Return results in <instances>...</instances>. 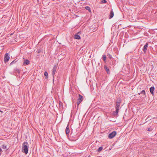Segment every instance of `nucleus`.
<instances>
[{
  "label": "nucleus",
  "instance_id": "obj_13",
  "mask_svg": "<svg viewBox=\"0 0 157 157\" xmlns=\"http://www.w3.org/2000/svg\"><path fill=\"white\" fill-rule=\"evenodd\" d=\"M139 95H140V94H142L143 95V97H145V92L144 90H143L141 91V92L140 93H139Z\"/></svg>",
  "mask_w": 157,
  "mask_h": 157
},
{
  "label": "nucleus",
  "instance_id": "obj_27",
  "mask_svg": "<svg viewBox=\"0 0 157 157\" xmlns=\"http://www.w3.org/2000/svg\"><path fill=\"white\" fill-rule=\"evenodd\" d=\"M151 129L150 128H148V131H151Z\"/></svg>",
  "mask_w": 157,
  "mask_h": 157
},
{
  "label": "nucleus",
  "instance_id": "obj_15",
  "mask_svg": "<svg viewBox=\"0 0 157 157\" xmlns=\"http://www.w3.org/2000/svg\"><path fill=\"white\" fill-rule=\"evenodd\" d=\"M59 107L60 109L63 108V103L61 101H59Z\"/></svg>",
  "mask_w": 157,
  "mask_h": 157
},
{
  "label": "nucleus",
  "instance_id": "obj_22",
  "mask_svg": "<svg viewBox=\"0 0 157 157\" xmlns=\"http://www.w3.org/2000/svg\"><path fill=\"white\" fill-rule=\"evenodd\" d=\"M15 71L16 72L19 73H20V71L18 69H15Z\"/></svg>",
  "mask_w": 157,
  "mask_h": 157
},
{
  "label": "nucleus",
  "instance_id": "obj_3",
  "mask_svg": "<svg viewBox=\"0 0 157 157\" xmlns=\"http://www.w3.org/2000/svg\"><path fill=\"white\" fill-rule=\"evenodd\" d=\"M83 99V97L81 95H79V97L78 98V99L76 104L77 105V107L78 106L79 104H80V103L81 102V101H82Z\"/></svg>",
  "mask_w": 157,
  "mask_h": 157
},
{
  "label": "nucleus",
  "instance_id": "obj_17",
  "mask_svg": "<svg viewBox=\"0 0 157 157\" xmlns=\"http://www.w3.org/2000/svg\"><path fill=\"white\" fill-rule=\"evenodd\" d=\"M44 75L46 78H48V73L46 71H45L44 72Z\"/></svg>",
  "mask_w": 157,
  "mask_h": 157
},
{
  "label": "nucleus",
  "instance_id": "obj_4",
  "mask_svg": "<svg viewBox=\"0 0 157 157\" xmlns=\"http://www.w3.org/2000/svg\"><path fill=\"white\" fill-rule=\"evenodd\" d=\"M117 132L115 131H113L110 133L108 136V137L109 139H112L116 135Z\"/></svg>",
  "mask_w": 157,
  "mask_h": 157
},
{
  "label": "nucleus",
  "instance_id": "obj_9",
  "mask_svg": "<svg viewBox=\"0 0 157 157\" xmlns=\"http://www.w3.org/2000/svg\"><path fill=\"white\" fill-rule=\"evenodd\" d=\"M105 70L106 71L107 73L109 74H110L109 70V68L106 66L105 65L104 67Z\"/></svg>",
  "mask_w": 157,
  "mask_h": 157
},
{
  "label": "nucleus",
  "instance_id": "obj_26",
  "mask_svg": "<svg viewBox=\"0 0 157 157\" xmlns=\"http://www.w3.org/2000/svg\"><path fill=\"white\" fill-rule=\"evenodd\" d=\"M41 52V50H38L37 51V52L38 53H40Z\"/></svg>",
  "mask_w": 157,
  "mask_h": 157
},
{
  "label": "nucleus",
  "instance_id": "obj_14",
  "mask_svg": "<svg viewBox=\"0 0 157 157\" xmlns=\"http://www.w3.org/2000/svg\"><path fill=\"white\" fill-rule=\"evenodd\" d=\"M74 38L76 39H80L81 38V37L79 35L76 34L75 35Z\"/></svg>",
  "mask_w": 157,
  "mask_h": 157
},
{
  "label": "nucleus",
  "instance_id": "obj_2",
  "mask_svg": "<svg viewBox=\"0 0 157 157\" xmlns=\"http://www.w3.org/2000/svg\"><path fill=\"white\" fill-rule=\"evenodd\" d=\"M120 103L121 102L120 100L117 101L116 102V110L114 113V114L115 115H117L118 113L119 110L120 106Z\"/></svg>",
  "mask_w": 157,
  "mask_h": 157
},
{
  "label": "nucleus",
  "instance_id": "obj_23",
  "mask_svg": "<svg viewBox=\"0 0 157 157\" xmlns=\"http://www.w3.org/2000/svg\"><path fill=\"white\" fill-rule=\"evenodd\" d=\"M108 58L110 59H111L112 58V56L110 55V54H108Z\"/></svg>",
  "mask_w": 157,
  "mask_h": 157
},
{
  "label": "nucleus",
  "instance_id": "obj_20",
  "mask_svg": "<svg viewBox=\"0 0 157 157\" xmlns=\"http://www.w3.org/2000/svg\"><path fill=\"white\" fill-rule=\"evenodd\" d=\"M102 147H100L98 149L97 151H100L102 149Z\"/></svg>",
  "mask_w": 157,
  "mask_h": 157
},
{
  "label": "nucleus",
  "instance_id": "obj_18",
  "mask_svg": "<svg viewBox=\"0 0 157 157\" xmlns=\"http://www.w3.org/2000/svg\"><path fill=\"white\" fill-rule=\"evenodd\" d=\"M106 56L105 55H103L102 56V59L104 61H105L106 59Z\"/></svg>",
  "mask_w": 157,
  "mask_h": 157
},
{
  "label": "nucleus",
  "instance_id": "obj_1",
  "mask_svg": "<svg viewBox=\"0 0 157 157\" xmlns=\"http://www.w3.org/2000/svg\"><path fill=\"white\" fill-rule=\"evenodd\" d=\"M28 143L25 142L23 143V146L22 147V150L23 151L25 154H27L28 153V148L27 146Z\"/></svg>",
  "mask_w": 157,
  "mask_h": 157
},
{
  "label": "nucleus",
  "instance_id": "obj_11",
  "mask_svg": "<svg viewBox=\"0 0 157 157\" xmlns=\"http://www.w3.org/2000/svg\"><path fill=\"white\" fill-rule=\"evenodd\" d=\"M109 16V19H111L113 17V16H114V13H113V11L112 10H111Z\"/></svg>",
  "mask_w": 157,
  "mask_h": 157
},
{
  "label": "nucleus",
  "instance_id": "obj_25",
  "mask_svg": "<svg viewBox=\"0 0 157 157\" xmlns=\"http://www.w3.org/2000/svg\"><path fill=\"white\" fill-rule=\"evenodd\" d=\"M2 149L1 148V147H0V155H1V154L2 153Z\"/></svg>",
  "mask_w": 157,
  "mask_h": 157
},
{
  "label": "nucleus",
  "instance_id": "obj_7",
  "mask_svg": "<svg viewBox=\"0 0 157 157\" xmlns=\"http://www.w3.org/2000/svg\"><path fill=\"white\" fill-rule=\"evenodd\" d=\"M148 43H147L144 46V48L143 49V51L145 53L146 52L147 48L148 47Z\"/></svg>",
  "mask_w": 157,
  "mask_h": 157
},
{
  "label": "nucleus",
  "instance_id": "obj_10",
  "mask_svg": "<svg viewBox=\"0 0 157 157\" xmlns=\"http://www.w3.org/2000/svg\"><path fill=\"white\" fill-rule=\"evenodd\" d=\"M30 63L28 59H25L24 60L23 63V65H27L29 64Z\"/></svg>",
  "mask_w": 157,
  "mask_h": 157
},
{
  "label": "nucleus",
  "instance_id": "obj_5",
  "mask_svg": "<svg viewBox=\"0 0 157 157\" xmlns=\"http://www.w3.org/2000/svg\"><path fill=\"white\" fill-rule=\"evenodd\" d=\"M10 58V55L9 53H6L5 54L4 57V60L5 63L8 62Z\"/></svg>",
  "mask_w": 157,
  "mask_h": 157
},
{
  "label": "nucleus",
  "instance_id": "obj_8",
  "mask_svg": "<svg viewBox=\"0 0 157 157\" xmlns=\"http://www.w3.org/2000/svg\"><path fill=\"white\" fill-rule=\"evenodd\" d=\"M155 90V87L154 86H152L150 88V91L151 94L153 95L154 94V91Z\"/></svg>",
  "mask_w": 157,
  "mask_h": 157
},
{
  "label": "nucleus",
  "instance_id": "obj_19",
  "mask_svg": "<svg viewBox=\"0 0 157 157\" xmlns=\"http://www.w3.org/2000/svg\"><path fill=\"white\" fill-rule=\"evenodd\" d=\"M2 147L3 149H5L7 148V147L4 144L2 145Z\"/></svg>",
  "mask_w": 157,
  "mask_h": 157
},
{
  "label": "nucleus",
  "instance_id": "obj_24",
  "mask_svg": "<svg viewBox=\"0 0 157 157\" xmlns=\"http://www.w3.org/2000/svg\"><path fill=\"white\" fill-rule=\"evenodd\" d=\"M102 3H105L106 2V0H102L101 1Z\"/></svg>",
  "mask_w": 157,
  "mask_h": 157
},
{
  "label": "nucleus",
  "instance_id": "obj_6",
  "mask_svg": "<svg viewBox=\"0 0 157 157\" xmlns=\"http://www.w3.org/2000/svg\"><path fill=\"white\" fill-rule=\"evenodd\" d=\"M57 68V66L56 65H55L53 67V68L52 70V75L53 76V77H54V75L56 72Z\"/></svg>",
  "mask_w": 157,
  "mask_h": 157
},
{
  "label": "nucleus",
  "instance_id": "obj_28",
  "mask_svg": "<svg viewBox=\"0 0 157 157\" xmlns=\"http://www.w3.org/2000/svg\"><path fill=\"white\" fill-rule=\"evenodd\" d=\"M0 112H1V113H2V111L1 110H0Z\"/></svg>",
  "mask_w": 157,
  "mask_h": 157
},
{
  "label": "nucleus",
  "instance_id": "obj_21",
  "mask_svg": "<svg viewBox=\"0 0 157 157\" xmlns=\"http://www.w3.org/2000/svg\"><path fill=\"white\" fill-rule=\"evenodd\" d=\"M16 62V61H15V60H14L11 63L10 65H11L15 63Z\"/></svg>",
  "mask_w": 157,
  "mask_h": 157
},
{
  "label": "nucleus",
  "instance_id": "obj_12",
  "mask_svg": "<svg viewBox=\"0 0 157 157\" xmlns=\"http://www.w3.org/2000/svg\"><path fill=\"white\" fill-rule=\"evenodd\" d=\"M65 132L67 135L70 132V129H69L68 126H67L65 130Z\"/></svg>",
  "mask_w": 157,
  "mask_h": 157
},
{
  "label": "nucleus",
  "instance_id": "obj_16",
  "mask_svg": "<svg viewBox=\"0 0 157 157\" xmlns=\"http://www.w3.org/2000/svg\"><path fill=\"white\" fill-rule=\"evenodd\" d=\"M85 8L86 9V10H88L89 12H90L91 11L90 9V7L89 6H86L85 7Z\"/></svg>",
  "mask_w": 157,
  "mask_h": 157
}]
</instances>
